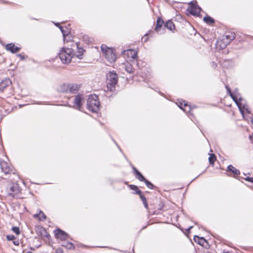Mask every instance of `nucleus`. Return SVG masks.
Returning a JSON list of instances; mask_svg holds the SVG:
<instances>
[{"label": "nucleus", "mask_w": 253, "mask_h": 253, "mask_svg": "<svg viewBox=\"0 0 253 253\" xmlns=\"http://www.w3.org/2000/svg\"><path fill=\"white\" fill-rule=\"evenodd\" d=\"M87 107L92 112L96 113L99 109L100 103L98 96L94 94L88 96L87 100Z\"/></svg>", "instance_id": "1"}, {"label": "nucleus", "mask_w": 253, "mask_h": 253, "mask_svg": "<svg viewBox=\"0 0 253 253\" xmlns=\"http://www.w3.org/2000/svg\"><path fill=\"white\" fill-rule=\"evenodd\" d=\"M106 84L107 90L113 91L115 88V85L118 83V75L114 72H109L106 75Z\"/></svg>", "instance_id": "2"}, {"label": "nucleus", "mask_w": 253, "mask_h": 253, "mask_svg": "<svg viewBox=\"0 0 253 253\" xmlns=\"http://www.w3.org/2000/svg\"><path fill=\"white\" fill-rule=\"evenodd\" d=\"M72 49L70 48H63L58 54L63 63H70L72 58Z\"/></svg>", "instance_id": "3"}, {"label": "nucleus", "mask_w": 253, "mask_h": 253, "mask_svg": "<svg viewBox=\"0 0 253 253\" xmlns=\"http://www.w3.org/2000/svg\"><path fill=\"white\" fill-rule=\"evenodd\" d=\"M101 48L105 58L110 63L115 62L116 55L112 48L108 47L104 44L102 45Z\"/></svg>", "instance_id": "4"}, {"label": "nucleus", "mask_w": 253, "mask_h": 253, "mask_svg": "<svg viewBox=\"0 0 253 253\" xmlns=\"http://www.w3.org/2000/svg\"><path fill=\"white\" fill-rule=\"evenodd\" d=\"M226 172L225 174L228 176L237 178L239 180L242 179L241 178V177H238V176L240 174L239 169H236L232 165H229L227 166Z\"/></svg>", "instance_id": "5"}, {"label": "nucleus", "mask_w": 253, "mask_h": 253, "mask_svg": "<svg viewBox=\"0 0 253 253\" xmlns=\"http://www.w3.org/2000/svg\"><path fill=\"white\" fill-rule=\"evenodd\" d=\"M8 189V195L13 198H17L21 191L19 185L16 183L9 184Z\"/></svg>", "instance_id": "6"}, {"label": "nucleus", "mask_w": 253, "mask_h": 253, "mask_svg": "<svg viewBox=\"0 0 253 253\" xmlns=\"http://www.w3.org/2000/svg\"><path fill=\"white\" fill-rule=\"evenodd\" d=\"M0 167L2 171L6 174L12 172L13 167L9 163V159H6V161L0 159Z\"/></svg>", "instance_id": "7"}, {"label": "nucleus", "mask_w": 253, "mask_h": 253, "mask_svg": "<svg viewBox=\"0 0 253 253\" xmlns=\"http://www.w3.org/2000/svg\"><path fill=\"white\" fill-rule=\"evenodd\" d=\"M229 43L230 42L227 40H225L221 36L220 38L216 40L214 45L217 49H221L225 48Z\"/></svg>", "instance_id": "8"}, {"label": "nucleus", "mask_w": 253, "mask_h": 253, "mask_svg": "<svg viewBox=\"0 0 253 253\" xmlns=\"http://www.w3.org/2000/svg\"><path fill=\"white\" fill-rule=\"evenodd\" d=\"M55 238L61 241L65 240L69 237V235L61 229L57 228L54 231Z\"/></svg>", "instance_id": "9"}, {"label": "nucleus", "mask_w": 253, "mask_h": 253, "mask_svg": "<svg viewBox=\"0 0 253 253\" xmlns=\"http://www.w3.org/2000/svg\"><path fill=\"white\" fill-rule=\"evenodd\" d=\"M233 100L235 102L236 104L237 105L238 109L241 113H242V111H241V105L243 103V101L244 99L241 96L240 94H235L234 93L230 96Z\"/></svg>", "instance_id": "10"}, {"label": "nucleus", "mask_w": 253, "mask_h": 253, "mask_svg": "<svg viewBox=\"0 0 253 253\" xmlns=\"http://www.w3.org/2000/svg\"><path fill=\"white\" fill-rule=\"evenodd\" d=\"M187 10L190 14L198 16L200 13L201 8L191 2L189 4Z\"/></svg>", "instance_id": "11"}, {"label": "nucleus", "mask_w": 253, "mask_h": 253, "mask_svg": "<svg viewBox=\"0 0 253 253\" xmlns=\"http://www.w3.org/2000/svg\"><path fill=\"white\" fill-rule=\"evenodd\" d=\"M36 232L39 236L42 238L44 237L48 238L50 236L49 234L46 231L45 229L40 226L36 228Z\"/></svg>", "instance_id": "12"}, {"label": "nucleus", "mask_w": 253, "mask_h": 253, "mask_svg": "<svg viewBox=\"0 0 253 253\" xmlns=\"http://www.w3.org/2000/svg\"><path fill=\"white\" fill-rule=\"evenodd\" d=\"M82 100L83 98L81 95H77L74 99V108L81 110L82 106Z\"/></svg>", "instance_id": "13"}, {"label": "nucleus", "mask_w": 253, "mask_h": 253, "mask_svg": "<svg viewBox=\"0 0 253 253\" xmlns=\"http://www.w3.org/2000/svg\"><path fill=\"white\" fill-rule=\"evenodd\" d=\"M5 49L12 53H16L20 50V47L15 46L13 43L7 44L5 46Z\"/></svg>", "instance_id": "14"}, {"label": "nucleus", "mask_w": 253, "mask_h": 253, "mask_svg": "<svg viewBox=\"0 0 253 253\" xmlns=\"http://www.w3.org/2000/svg\"><path fill=\"white\" fill-rule=\"evenodd\" d=\"M132 169L133 171V173L136 178H137L140 181L144 182L146 178L143 176L141 173L140 171H139L134 167H132Z\"/></svg>", "instance_id": "15"}, {"label": "nucleus", "mask_w": 253, "mask_h": 253, "mask_svg": "<svg viewBox=\"0 0 253 253\" xmlns=\"http://www.w3.org/2000/svg\"><path fill=\"white\" fill-rule=\"evenodd\" d=\"M222 37L230 43L235 38V34L234 32H226Z\"/></svg>", "instance_id": "16"}, {"label": "nucleus", "mask_w": 253, "mask_h": 253, "mask_svg": "<svg viewBox=\"0 0 253 253\" xmlns=\"http://www.w3.org/2000/svg\"><path fill=\"white\" fill-rule=\"evenodd\" d=\"M178 106L185 113H189L191 111V106L187 103H186L185 101H183L182 102H179V104Z\"/></svg>", "instance_id": "17"}, {"label": "nucleus", "mask_w": 253, "mask_h": 253, "mask_svg": "<svg viewBox=\"0 0 253 253\" xmlns=\"http://www.w3.org/2000/svg\"><path fill=\"white\" fill-rule=\"evenodd\" d=\"M163 24H164L163 20L161 18L159 17L157 20L156 26L155 28V30L159 34H162V33L161 32V28H162Z\"/></svg>", "instance_id": "18"}, {"label": "nucleus", "mask_w": 253, "mask_h": 253, "mask_svg": "<svg viewBox=\"0 0 253 253\" xmlns=\"http://www.w3.org/2000/svg\"><path fill=\"white\" fill-rule=\"evenodd\" d=\"M11 84V81L9 79H5L4 80H2L0 84V90L2 91L5 88L10 85Z\"/></svg>", "instance_id": "19"}, {"label": "nucleus", "mask_w": 253, "mask_h": 253, "mask_svg": "<svg viewBox=\"0 0 253 253\" xmlns=\"http://www.w3.org/2000/svg\"><path fill=\"white\" fill-rule=\"evenodd\" d=\"M194 240L203 247H204V245L206 243V239L204 237H200L197 235L194 236Z\"/></svg>", "instance_id": "20"}, {"label": "nucleus", "mask_w": 253, "mask_h": 253, "mask_svg": "<svg viewBox=\"0 0 253 253\" xmlns=\"http://www.w3.org/2000/svg\"><path fill=\"white\" fill-rule=\"evenodd\" d=\"M79 86L76 84H69L68 92L71 93H75L77 92Z\"/></svg>", "instance_id": "21"}, {"label": "nucleus", "mask_w": 253, "mask_h": 253, "mask_svg": "<svg viewBox=\"0 0 253 253\" xmlns=\"http://www.w3.org/2000/svg\"><path fill=\"white\" fill-rule=\"evenodd\" d=\"M55 25L57 27H59L60 30H61L63 37L64 38L66 36L68 35V34L70 33L69 30L67 28L65 27V30L64 29V28L60 25V24L59 23H55Z\"/></svg>", "instance_id": "22"}, {"label": "nucleus", "mask_w": 253, "mask_h": 253, "mask_svg": "<svg viewBox=\"0 0 253 253\" xmlns=\"http://www.w3.org/2000/svg\"><path fill=\"white\" fill-rule=\"evenodd\" d=\"M241 111H242V113H241L243 117H244V112H246L248 114H251V111L250 110V109L248 108V107L247 106V105L243 103L241 105Z\"/></svg>", "instance_id": "23"}, {"label": "nucleus", "mask_w": 253, "mask_h": 253, "mask_svg": "<svg viewBox=\"0 0 253 253\" xmlns=\"http://www.w3.org/2000/svg\"><path fill=\"white\" fill-rule=\"evenodd\" d=\"M165 27L170 31H172L175 29V25L174 23L170 20H168L165 24Z\"/></svg>", "instance_id": "24"}, {"label": "nucleus", "mask_w": 253, "mask_h": 253, "mask_svg": "<svg viewBox=\"0 0 253 253\" xmlns=\"http://www.w3.org/2000/svg\"><path fill=\"white\" fill-rule=\"evenodd\" d=\"M40 215H41V216H40L39 217V220H42V221H43V220H45L46 218V216L45 215V214L42 211H39V213H37V214H35L34 215V217L35 218H37L38 217H39Z\"/></svg>", "instance_id": "25"}, {"label": "nucleus", "mask_w": 253, "mask_h": 253, "mask_svg": "<svg viewBox=\"0 0 253 253\" xmlns=\"http://www.w3.org/2000/svg\"><path fill=\"white\" fill-rule=\"evenodd\" d=\"M69 84H63L59 87L58 90L61 92H68Z\"/></svg>", "instance_id": "26"}, {"label": "nucleus", "mask_w": 253, "mask_h": 253, "mask_svg": "<svg viewBox=\"0 0 253 253\" xmlns=\"http://www.w3.org/2000/svg\"><path fill=\"white\" fill-rule=\"evenodd\" d=\"M129 187L130 189L134 190L135 191V194H138L139 196L142 195V192L139 189L138 187L134 185H129Z\"/></svg>", "instance_id": "27"}, {"label": "nucleus", "mask_w": 253, "mask_h": 253, "mask_svg": "<svg viewBox=\"0 0 253 253\" xmlns=\"http://www.w3.org/2000/svg\"><path fill=\"white\" fill-rule=\"evenodd\" d=\"M215 20L207 14V25L213 26L215 23Z\"/></svg>", "instance_id": "28"}, {"label": "nucleus", "mask_w": 253, "mask_h": 253, "mask_svg": "<svg viewBox=\"0 0 253 253\" xmlns=\"http://www.w3.org/2000/svg\"><path fill=\"white\" fill-rule=\"evenodd\" d=\"M62 246L65 247L66 248H67L68 249H70V250L75 249V246L74 245V244L70 242L63 243L62 244Z\"/></svg>", "instance_id": "29"}, {"label": "nucleus", "mask_w": 253, "mask_h": 253, "mask_svg": "<svg viewBox=\"0 0 253 253\" xmlns=\"http://www.w3.org/2000/svg\"><path fill=\"white\" fill-rule=\"evenodd\" d=\"M125 69H126V71L129 73H133V71L134 70V68H133L132 66L129 63L126 65Z\"/></svg>", "instance_id": "30"}, {"label": "nucleus", "mask_w": 253, "mask_h": 253, "mask_svg": "<svg viewBox=\"0 0 253 253\" xmlns=\"http://www.w3.org/2000/svg\"><path fill=\"white\" fill-rule=\"evenodd\" d=\"M127 54L128 55H131V57L133 58V59H135L136 58L137 56V52L134 51V50H128L127 51Z\"/></svg>", "instance_id": "31"}, {"label": "nucleus", "mask_w": 253, "mask_h": 253, "mask_svg": "<svg viewBox=\"0 0 253 253\" xmlns=\"http://www.w3.org/2000/svg\"><path fill=\"white\" fill-rule=\"evenodd\" d=\"M144 182L145 183L147 187L150 189H153L156 188V186H155L151 182H150L146 179L145 180Z\"/></svg>", "instance_id": "32"}, {"label": "nucleus", "mask_w": 253, "mask_h": 253, "mask_svg": "<svg viewBox=\"0 0 253 253\" xmlns=\"http://www.w3.org/2000/svg\"><path fill=\"white\" fill-rule=\"evenodd\" d=\"M140 197L143 202V204L144 205V207L146 208V209H148V204H147V200H146V198L145 197V196L143 195H141V196H140Z\"/></svg>", "instance_id": "33"}, {"label": "nucleus", "mask_w": 253, "mask_h": 253, "mask_svg": "<svg viewBox=\"0 0 253 253\" xmlns=\"http://www.w3.org/2000/svg\"><path fill=\"white\" fill-rule=\"evenodd\" d=\"M84 50L82 48H80L78 49V54L77 55V56L79 58H82V56L83 55V53H84Z\"/></svg>", "instance_id": "34"}, {"label": "nucleus", "mask_w": 253, "mask_h": 253, "mask_svg": "<svg viewBox=\"0 0 253 253\" xmlns=\"http://www.w3.org/2000/svg\"><path fill=\"white\" fill-rule=\"evenodd\" d=\"M12 230L13 232L16 233L17 235H19L20 233V231L18 227L14 226L12 228Z\"/></svg>", "instance_id": "35"}, {"label": "nucleus", "mask_w": 253, "mask_h": 253, "mask_svg": "<svg viewBox=\"0 0 253 253\" xmlns=\"http://www.w3.org/2000/svg\"><path fill=\"white\" fill-rule=\"evenodd\" d=\"M225 88L227 90V93L230 95V96L234 93L231 91V89L228 85H225Z\"/></svg>", "instance_id": "36"}, {"label": "nucleus", "mask_w": 253, "mask_h": 253, "mask_svg": "<svg viewBox=\"0 0 253 253\" xmlns=\"http://www.w3.org/2000/svg\"><path fill=\"white\" fill-rule=\"evenodd\" d=\"M225 88L227 90V93L230 95V96L234 93L231 91V89L228 85H225Z\"/></svg>", "instance_id": "37"}, {"label": "nucleus", "mask_w": 253, "mask_h": 253, "mask_svg": "<svg viewBox=\"0 0 253 253\" xmlns=\"http://www.w3.org/2000/svg\"><path fill=\"white\" fill-rule=\"evenodd\" d=\"M242 179H244L247 181L253 183V177L246 176V177H241Z\"/></svg>", "instance_id": "38"}, {"label": "nucleus", "mask_w": 253, "mask_h": 253, "mask_svg": "<svg viewBox=\"0 0 253 253\" xmlns=\"http://www.w3.org/2000/svg\"><path fill=\"white\" fill-rule=\"evenodd\" d=\"M15 236L13 235H7L6 236V239L8 241H13V240H15Z\"/></svg>", "instance_id": "39"}, {"label": "nucleus", "mask_w": 253, "mask_h": 253, "mask_svg": "<svg viewBox=\"0 0 253 253\" xmlns=\"http://www.w3.org/2000/svg\"><path fill=\"white\" fill-rule=\"evenodd\" d=\"M210 65L213 68H215L217 66V63L214 61L211 62Z\"/></svg>", "instance_id": "40"}, {"label": "nucleus", "mask_w": 253, "mask_h": 253, "mask_svg": "<svg viewBox=\"0 0 253 253\" xmlns=\"http://www.w3.org/2000/svg\"><path fill=\"white\" fill-rule=\"evenodd\" d=\"M208 155H209L208 158H216L215 155L213 153H209Z\"/></svg>", "instance_id": "41"}, {"label": "nucleus", "mask_w": 253, "mask_h": 253, "mask_svg": "<svg viewBox=\"0 0 253 253\" xmlns=\"http://www.w3.org/2000/svg\"><path fill=\"white\" fill-rule=\"evenodd\" d=\"M209 163L211 165H213L214 162L217 160V159H208Z\"/></svg>", "instance_id": "42"}, {"label": "nucleus", "mask_w": 253, "mask_h": 253, "mask_svg": "<svg viewBox=\"0 0 253 253\" xmlns=\"http://www.w3.org/2000/svg\"><path fill=\"white\" fill-rule=\"evenodd\" d=\"M13 243L15 245H19V240H16V238H15V240H13Z\"/></svg>", "instance_id": "43"}, {"label": "nucleus", "mask_w": 253, "mask_h": 253, "mask_svg": "<svg viewBox=\"0 0 253 253\" xmlns=\"http://www.w3.org/2000/svg\"><path fill=\"white\" fill-rule=\"evenodd\" d=\"M55 253H63V251L61 248H58L56 250Z\"/></svg>", "instance_id": "44"}, {"label": "nucleus", "mask_w": 253, "mask_h": 253, "mask_svg": "<svg viewBox=\"0 0 253 253\" xmlns=\"http://www.w3.org/2000/svg\"><path fill=\"white\" fill-rule=\"evenodd\" d=\"M212 42H211V40L208 39V40H207L206 43L208 44H209L210 43H211V46Z\"/></svg>", "instance_id": "45"}, {"label": "nucleus", "mask_w": 253, "mask_h": 253, "mask_svg": "<svg viewBox=\"0 0 253 253\" xmlns=\"http://www.w3.org/2000/svg\"><path fill=\"white\" fill-rule=\"evenodd\" d=\"M249 139L253 142V133L249 136Z\"/></svg>", "instance_id": "46"}, {"label": "nucleus", "mask_w": 253, "mask_h": 253, "mask_svg": "<svg viewBox=\"0 0 253 253\" xmlns=\"http://www.w3.org/2000/svg\"><path fill=\"white\" fill-rule=\"evenodd\" d=\"M17 56L20 57L22 59H23L24 58V56L21 54H18Z\"/></svg>", "instance_id": "47"}, {"label": "nucleus", "mask_w": 253, "mask_h": 253, "mask_svg": "<svg viewBox=\"0 0 253 253\" xmlns=\"http://www.w3.org/2000/svg\"><path fill=\"white\" fill-rule=\"evenodd\" d=\"M233 93H234L235 94H239V93H238V89L237 88H235V90H234V91L233 92Z\"/></svg>", "instance_id": "48"}, {"label": "nucleus", "mask_w": 253, "mask_h": 253, "mask_svg": "<svg viewBox=\"0 0 253 253\" xmlns=\"http://www.w3.org/2000/svg\"><path fill=\"white\" fill-rule=\"evenodd\" d=\"M206 243H207V249H208L209 247H210V245L207 240Z\"/></svg>", "instance_id": "49"}, {"label": "nucleus", "mask_w": 253, "mask_h": 253, "mask_svg": "<svg viewBox=\"0 0 253 253\" xmlns=\"http://www.w3.org/2000/svg\"><path fill=\"white\" fill-rule=\"evenodd\" d=\"M192 226L189 227L188 228H187V231L190 230L191 228H192Z\"/></svg>", "instance_id": "50"}, {"label": "nucleus", "mask_w": 253, "mask_h": 253, "mask_svg": "<svg viewBox=\"0 0 253 253\" xmlns=\"http://www.w3.org/2000/svg\"><path fill=\"white\" fill-rule=\"evenodd\" d=\"M203 20L205 22H206V16L203 17Z\"/></svg>", "instance_id": "51"}, {"label": "nucleus", "mask_w": 253, "mask_h": 253, "mask_svg": "<svg viewBox=\"0 0 253 253\" xmlns=\"http://www.w3.org/2000/svg\"><path fill=\"white\" fill-rule=\"evenodd\" d=\"M243 174H244L245 176H247V173H245V172H244V173H243Z\"/></svg>", "instance_id": "52"}, {"label": "nucleus", "mask_w": 253, "mask_h": 253, "mask_svg": "<svg viewBox=\"0 0 253 253\" xmlns=\"http://www.w3.org/2000/svg\"><path fill=\"white\" fill-rule=\"evenodd\" d=\"M247 175H251V173L250 172L247 173Z\"/></svg>", "instance_id": "53"}, {"label": "nucleus", "mask_w": 253, "mask_h": 253, "mask_svg": "<svg viewBox=\"0 0 253 253\" xmlns=\"http://www.w3.org/2000/svg\"><path fill=\"white\" fill-rule=\"evenodd\" d=\"M147 41V39L144 40V42H146Z\"/></svg>", "instance_id": "54"}, {"label": "nucleus", "mask_w": 253, "mask_h": 253, "mask_svg": "<svg viewBox=\"0 0 253 253\" xmlns=\"http://www.w3.org/2000/svg\"><path fill=\"white\" fill-rule=\"evenodd\" d=\"M28 253H32L31 252H28Z\"/></svg>", "instance_id": "55"}]
</instances>
